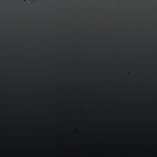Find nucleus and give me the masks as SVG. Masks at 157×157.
I'll use <instances>...</instances> for the list:
<instances>
[{
  "mask_svg": "<svg viewBox=\"0 0 157 157\" xmlns=\"http://www.w3.org/2000/svg\"><path fill=\"white\" fill-rule=\"evenodd\" d=\"M53 61L56 62H59L61 60V57L60 56L59 53L58 52H57L56 57H55L52 59Z\"/></svg>",
  "mask_w": 157,
  "mask_h": 157,
  "instance_id": "1",
  "label": "nucleus"
},
{
  "mask_svg": "<svg viewBox=\"0 0 157 157\" xmlns=\"http://www.w3.org/2000/svg\"><path fill=\"white\" fill-rule=\"evenodd\" d=\"M131 69V68H72L70 64L69 56V69Z\"/></svg>",
  "mask_w": 157,
  "mask_h": 157,
  "instance_id": "2",
  "label": "nucleus"
},
{
  "mask_svg": "<svg viewBox=\"0 0 157 157\" xmlns=\"http://www.w3.org/2000/svg\"><path fill=\"white\" fill-rule=\"evenodd\" d=\"M33 60L35 61H38V59H37L36 58H35Z\"/></svg>",
  "mask_w": 157,
  "mask_h": 157,
  "instance_id": "3",
  "label": "nucleus"
},
{
  "mask_svg": "<svg viewBox=\"0 0 157 157\" xmlns=\"http://www.w3.org/2000/svg\"><path fill=\"white\" fill-rule=\"evenodd\" d=\"M76 55V56H77V57H78V54H76V55Z\"/></svg>",
  "mask_w": 157,
  "mask_h": 157,
  "instance_id": "4",
  "label": "nucleus"
},
{
  "mask_svg": "<svg viewBox=\"0 0 157 157\" xmlns=\"http://www.w3.org/2000/svg\"><path fill=\"white\" fill-rule=\"evenodd\" d=\"M21 58H20V59H19V60H21Z\"/></svg>",
  "mask_w": 157,
  "mask_h": 157,
  "instance_id": "5",
  "label": "nucleus"
},
{
  "mask_svg": "<svg viewBox=\"0 0 157 157\" xmlns=\"http://www.w3.org/2000/svg\"><path fill=\"white\" fill-rule=\"evenodd\" d=\"M69 5L70 4V3H69ZM70 14V13L69 12V14ZM70 23V22H69V24Z\"/></svg>",
  "mask_w": 157,
  "mask_h": 157,
  "instance_id": "6",
  "label": "nucleus"
},
{
  "mask_svg": "<svg viewBox=\"0 0 157 157\" xmlns=\"http://www.w3.org/2000/svg\"><path fill=\"white\" fill-rule=\"evenodd\" d=\"M69 31H70V30H69Z\"/></svg>",
  "mask_w": 157,
  "mask_h": 157,
  "instance_id": "7",
  "label": "nucleus"
}]
</instances>
